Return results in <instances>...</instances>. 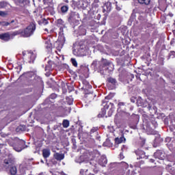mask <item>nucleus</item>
I'll return each instance as SVG.
<instances>
[{"label": "nucleus", "instance_id": "11", "mask_svg": "<svg viewBox=\"0 0 175 175\" xmlns=\"http://www.w3.org/2000/svg\"><path fill=\"white\" fill-rule=\"evenodd\" d=\"M4 163L8 165H5L7 167H10V166H13L14 165V161L12 159H5Z\"/></svg>", "mask_w": 175, "mask_h": 175}, {"label": "nucleus", "instance_id": "27", "mask_svg": "<svg viewBox=\"0 0 175 175\" xmlns=\"http://www.w3.org/2000/svg\"><path fill=\"white\" fill-rule=\"evenodd\" d=\"M57 96L55 94H51V98H56Z\"/></svg>", "mask_w": 175, "mask_h": 175}, {"label": "nucleus", "instance_id": "38", "mask_svg": "<svg viewBox=\"0 0 175 175\" xmlns=\"http://www.w3.org/2000/svg\"><path fill=\"white\" fill-rule=\"evenodd\" d=\"M122 150H124V148H122Z\"/></svg>", "mask_w": 175, "mask_h": 175}, {"label": "nucleus", "instance_id": "18", "mask_svg": "<svg viewBox=\"0 0 175 175\" xmlns=\"http://www.w3.org/2000/svg\"><path fill=\"white\" fill-rule=\"evenodd\" d=\"M71 62L73 65V66H75V68H77V61H76V59H71Z\"/></svg>", "mask_w": 175, "mask_h": 175}, {"label": "nucleus", "instance_id": "24", "mask_svg": "<svg viewBox=\"0 0 175 175\" xmlns=\"http://www.w3.org/2000/svg\"><path fill=\"white\" fill-rule=\"evenodd\" d=\"M141 102H142V98H139V100H137V103H138L139 106H142V105L140 104Z\"/></svg>", "mask_w": 175, "mask_h": 175}, {"label": "nucleus", "instance_id": "7", "mask_svg": "<svg viewBox=\"0 0 175 175\" xmlns=\"http://www.w3.org/2000/svg\"><path fill=\"white\" fill-rule=\"evenodd\" d=\"M53 157L55 158V159H56V161H62V159L65 158V154L62 153L60 154V153L56 152L53 154Z\"/></svg>", "mask_w": 175, "mask_h": 175}, {"label": "nucleus", "instance_id": "39", "mask_svg": "<svg viewBox=\"0 0 175 175\" xmlns=\"http://www.w3.org/2000/svg\"><path fill=\"white\" fill-rule=\"evenodd\" d=\"M66 2H67V3H68V0H67Z\"/></svg>", "mask_w": 175, "mask_h": 175}, {"label": "nucleus", "instance_id": "3", "mask_svg": "<svg viewBox=\"0 0 175 175\" xmlns=\"http://www.w3.org/2000/svg\"><path fill=\"white\" fill-rule=\"evenodd\" d=\"M18 147H17L16 146H13V148L15 151H16L17 152H20L21 151H23V150H24V148H25V142L24 141H19L18 142Z\"/></svg>", "mask_w": 175, "mask_h": 175}, {"label": "nucleus", "instance_id": "5", "mask_svg": "<svg viewBox=\"0 0 175 175\" xmlns=\"http://www.w3.org/2000/svg\"><path fill=\"white\" fill-rule=\"evenodd\" d=\"M135 154L139 156V157H137V159H147V156H146V153L143 150L138 149L135 151Z\"/></svg>", "mask_w": 175, "mask_h": 175}, {"label": "nucleus", "instance_id": "31", "mask_svg": "<svg viewBox=\"0 0 175 175\" xmlns=\"http://www.w3.org/2000/svg\"><path fill=\"white\" fill-rule=\"evenodd\" d=\"M84 172V170H81V171H80V173H83Z\"/></svg>", "mask_w": 175, "mask_h": 175}, {"label": "nucleus", "instance_id": "4", "mask_svg": "<svg viewBox=\"0 0 175 175\" xmlns=\"http://www.w3.org/2000/svg\"><path fill=\"white\" fill-rule=\"evenodd\" d=\"M154 157L156 159L163 161V159H165V153H163L162 150H158L156 152H154Z\"/></svg>", "mask_w": 175, "mask_h": 175}, {"label": "nucleus", "instance_id": "8", "mask_svg": "<svg viewBox=\"0 0 175 175\" xmlns=\"http://www.w3.org/2000/svg\"><path fill=\"white\" fill-rule=\"evenodd\" d=\"M51 154V152L50 151V149H44L42 150V157L46 159L49 158Z\"/></svg>", "mask_w": 175, "mask_h": 175}, {"label": "nucleus", "instance_id": "15", "mask_svg": "<svg viewBox=\"0 0 175 175\" xmlns=\"http://www.w3.org/2000/svg\"><path fill=\"white\" fill-rule=\"evenodd\" d=\"M10 172L12 175L17 174V167H16V166H12L10 168Z\"/></svg>", "mask_w": 175, "mask_h": 175}, {"label": "nucleus", "instance_id": "20", "mask_svg": "<svg viewBox=\"0 0 175 175\" xmlns=\"http://www.w3.org/2000/svg\"><path fill=\"white\" fill-rule=\"evenodd\" d=\"M106 116V110L103 109L102 113L98 114V117H105Z\"/></svg>", "mask_w": 175, "mask_h": 175}, {"label": "nucleus", "instance_id": "30", "mask_svg": "<svg viewBox=\"0 0 175 175\" xmlns=\"http://www.w3.org/2000/svg\"><path fill=\"white\" fill-rule=\"evenodd\" d=\"M52 64H53V62H51V61L49 62V65H51Z\"/></svg>", "mask_w": 175, "mask_h": 175}, {"label": "nucleus", "instance_id": "35", "mask_svg": "<svg viewBox=\"0 0 175 175\" xmlns=\"http://www.w3.org/2000/svg\"><path fill=\"white\" fill-rule=\"evenodd\" d=\"M56 43H57V44H58V43H59V41H57Z\"/></svg>", "mask_w": 175, "mask_h": 175}, {"label": "nucleus", "instance_id": "10", "mask_svg": "<svg viewBox=\"0 0 175 175\" xmlns=\"http://www.w3.org/2000/svg\"><path fill=\"white\" fill-rule=\"evenodd\" d=\"M99 163L101 165V166H105L107 163V159L106 157L103 156L99 160Z\"/></svg>", "mask_w": 175, "mask_h": 175}, {"label": "nucleus", "instance_id": "12", "mask_svg": "<svg viewBox=\"0 0 175 175\" xmlns=\"http://www.w3.org/2000/svg\"><path fill=\"white\" fill-rule=\"evenodd\" d=\"M85 156H81L75 159V162L77 163H83V162H85Z\"/></svg>", "mask_w": 175, "mask_h": 175}, {"label": "nucleus", "instance_id": "36", "mask_svg": "<svg viewBox=\"0 0 175 175\" xmlns=\"http://www.w3.org/2000/svg\"><path fill=\"white\" fill-rule=\"evenodd\" d=\"M104 146H106V143H104Z\"/></svg>", "mask_w": 175, "mask_h": 175}, {"label": "nucleus", "instance_id": "6", "mask_svg": "<svg viewBox=\"0 0 175 175\" xmlns=\"http://www.w3.org/2000/svg\"><path fill=\"white\" fill-rule=\"evenodd\" d=\"M0 39L5 42H8V40H10V34L9 33L0 34Z\"/></svg>", "mask_w": 175, "mask_h": 175}, {"label": "nucleus", "instance_id": "16", "mask_svg": "<svg viewBox=\"0 0 175 175\" xmlns=\"http://www.w3.org/2000/svg\"><path fill=\"white\" fill-rule=\"evenodd\" d=\"M62 125H63L64 128H68L69 126V122H68V120H64L63 121Z\"/></svg>", "mask_w": 175, "mask_h": 175}, {"label": "nucleus", "instance_id": "26", "mask_svg": "<svg viewBox=\"0 0 175 175\" xmlns=\"http://www.w3.org/2000/svg\"><path fill=\"white\" fill-rule=\"evenodd\" d=\"M124 103H119L118 106L121 107V106H124Z\"/></svg>", "mask_w": 175, "mask_h": 175}, {"label": "nucleus", "instance_id": "14", "mask_svg": "<svg viewBox=\"0 0 175 175\" xmlns=\"http://www.w3.org/2000/svg\"><path fill=\"white\" fill-rule=\"evenodd\" d=\"M139 3L141 5H150L151 0H138Z\"/></svg>", "mask_w": 175, "mask_h": 175}, {"label": "nucleus", "instance_id": "29", "mask_svg": "<svg viewBox=\"0 0 175 175\" xmlns=\"http://www.w3.org/2000/svg\"><path fill=\"white\" fill-rule=\"evenodd\" d=\"M64 46V45L62 44L61 46H60V47L58 48V50H59V49H62V46Z\"/></svg>", "mask_w": 175, "mask_h": 175}, {"label": "nucleus", "instance_id": "9", "mask_svg": "<svg viewBox=\"0 0 175 175\" xmlns=\"http://www.w3.org/2000/svg\"><path fill=\"white\" fill-rule=\"evenodd\" d=\"M45 47L46 49H53V44H51V40H50V38H46L45 40Z\"/></svg>", "mask_w": 175, "mask_h": 175}, {"label": "nucleus", "instance_id": "17", "mask_svg": "<svg viewBox=\"0 0 175 175\" xmlns=\"http://www.w3.org/2000/svg\"><path fill=\"white\" fill-rule=\"evenodd\" d=\"M68 9L69 8H68V6L64 5L62 7L61 10H62V13H66V12H68Z\"/></svg>", "mask_w": 175, "mask_h": 175}, {"label": "nucleus", "instance_id": "32", "mask_svg": "<svg viewBox=\"0 0 175 175\" xmlns=\"http://www.w3.org/2000/svg\"><path fill=\"white\" fill-rule=\"evenodd\" d=\"M73 54H75V55H76V51H73Z\"/></svg>", "mask_w": 175, "mask_h": 175}, {"label": "nucleus", "instance_id": "2", "mask_svg": "<svg viewBox=\"0 0 175 175\" xmlns=\"http://www.w3.org/2000/svg\"><path fill=\"white\" fill-rule=\"evenodd\" d=\"M23 56L29 64H32L35 61V58H36V55L33 52H27L26 54L23 53Z\"/></svg>", "mask_w": 175, "mask_h": 175}, {"label": "nucleus", "instance_id": "22", "mask_svg": "<svg viewBox=\"0 0 175 175\" xmlns=\"http://www.w3.org/2000/svg\"><path fill=\"white\" fill-rule=\"evenodd\" d=\"M0 16H1V17H5V16H6V12L0 11Z\"/></svg>", "mask_w": 175, "mask_h": 175}, {"label": "nucleus", "instance_id": "1", "mask_svg": "<svg viewBox=\"0 0 175 175\" xmlns=\"http://www.w3.org/2000/svg\"><path fill=\"white\" fill-rule=\"evenodd\" d=\"M35 29H36V26L35 24L31 23L24 31H19V33L23 38H29L35 32Z\"/></svg>", "mask_w": 175, "mask_h": 175}, {"label": "nucleus", "instance_id": "13", "mask_svg": "<svg viewBox=\"0 0 175 175\" xmlns=\"http://www.w3.org/2000/svg\"><path fill=\"white\" fill-rule=\"evenodd\" d=\"M125 140V138L124 137H120V138H116L115 139V143L116 144H121L122 142Z\"/></svg>", "mask_w": 175, "mask_h": 175}, {"label": "nucleus", "instance_id": "19", "mask_svg": "<svg viewBox=\"0 0 175 175\" xmlns=\"http://www.w3.org/2000/svg\"><path fill=\"white\" fill-rule=\"evenodd\" d=\"M108 81L109 83H111V84H116V79L114 78H109Z\"/></svg>", "mask_w": 175, "mask_h": 175}, {"label": "nucleus", "instance_id": "25", "mask_svg": "<svg viewBox=\"0 0 175 175\" xmlns=\"http://www.w3.org/2000/svg\"><path fill=\"white\" fill-rule=\"evenodd\" d=\"M47 69L49 70L51 69V66H46L45 68V70H47Z\"/></svg>", "mask_w": 175, "mask_h": 175}, {"label": "nucleus", "instance_id": "28", "mask_svg": "<svg viewBox=\"0 0 175 175\" xmlns=\"http://www.w3.org/2000/svg\"><path fill=\"white\" fill-rule=\"evenodd\" d=\"M94 2H95L96 3H98L99 0H94Z\"/></svg>", "mask_w": 175, "mask_h": 175}, {"label": "nucleus", "instance_id": "23", "mask_svg": "<svg viewBox=\"0 0 175 175\" xmlns=\"http://www.w3.org/2000/svg\"><path fill=\"white\" fill-rule=\"evenodd\" d=\"M57 23L58 24H64V21H62V19H59L57 20Z\"/></svg>", "mask_w": 175, "mask_h": 175}, {"label": "nucleus", "instance_id": "34", "mask_svg": "<svg viewBox=\"0 0 175 175\" xmlns=\"http://www.w3.org/2000/svg\"><path fill=\"white\" fill-rule=\"evenodd\" d=\"M150 162H154V159H150Z\"/></svg>", "mask_w": 175, "mask_h": 175}, {"label": "nucleus", "instance_id": "37", "mask_svg": "<svg viewBox=\"0 0 175 175\" xmlns=\"http://www.w3.org/2000/svg\"><path fill=\"white\" fill-rule=\"evenodd\" d=\"M45 31H48L47 29H45Z\"/></svg>", "mask_w": 175, "mask_h": 175}, {"label": "nucleus", "instance_id": "33", "mask_svg": "<svg viewBox=\"0 0 175 175\" xmlns=\"http://www.w3.org/2000/svg\"><path fill=\"white\" fill-rule=\"evenodd\" d=\"M45 24H49V22L46 21Z\"/></svg>", "mask_w": 175, "mask_h": 175}, {"label": "nucleus", "instance_id": "21", "mask_svg": "<svg viewBox=\"0 0 175 175\" xmlns=\"http://www.w3.org/2000/svg\"><path fill=\"white\" fill-rule=\"evenodd\" d=\"M0 24L3 26V27H8V25H9V23L8 22H0Z\"/></svg>", "mask_w": 175, "mask_h": 175}]
</instances>
